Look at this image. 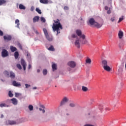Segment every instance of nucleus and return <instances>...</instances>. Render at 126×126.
Listing matches in <instances>:
<instances>
[{"label":"nucleus","instance_id":"c85d7f7f","mask_svg":"<svg viewBox=\"0 0 126 126\" xmlns=\"http://www.w3.org/2000/svg\"><path fill=\"white\" fill-rule=\"evenodd\" d=\"M15 24L17 25L16 26V27H17V28H19V25H20V24H19V20L16 19L15 20Z\"/></svg>","mask_w":126,"mask_h":126},{"label":"nucleus","instance_id":"bf43d9fd","mask_svg":"<svg viewBox=\"0 0 126 126\" xmlns=\"http://www.w3.org/2000/svg\"><path fill=\"white\" fill-rule=\"evenodd\" d=\"M37 72H40V69H38L37 70Z\"/></svg>","mask_w":126,"mask_h":126},{"label":"nucleus","instance_id":"72a5a7b5","mask_svg":"<svg viewBox=\"0 0 126 126\" xmlns=\"http://www.w3.org/2000/svg\"><path fill=\"white\" fill-rule=\"evenodd\" d=\"M28 109L31 111L33 110V109H34V107H33V105L31 104L29 105Z\"/></svg>","mask_w":126,"mask_h":126},{"label":"nucleus","instance_id":"f3484780","mask_svg":"<svg viewBox=\"0 0 126 126\" xmlns=\"http://www.w3.org/2000/svg\"><path fill=\"white\" fill-rule=\"evenodd\" d=\"M103 68L104 70H106V71H111V67L109 66V65H106V66H104V67H103Z\"/></svg>","mask_w":126,"mask_h":126},{"label":"nucleus","instance_id":"f8f14e48","mask_svg":"<svg viewBox=\"0 0 126 126\" xmlns=\"http://www.w3.org/2000/svg\"><path fill=\"white\" fill-rule=\"evenodd\" d=\"M21 63L23 67L24 70H26V62H25L24 59H21Z\"/></svg>","mask_w":126,"mask_h":126},{"label":"nucleus","instance_id":"20e7f679","mask_svg":"<svg viewBox=\"0 0 126 126\" xmlns=\"http://www.w3.org/2000/svg\"><path fill=\"white\" fill-rule=\"evenodd\" d=\"M5 124L6 126H13L14 125H17L16 122L13 120H7Z\"/></svg>","mask_w":126,"mask_h":126},{"label":"nucleus","instance_id":"e433bc0d","mask_svg":"<svg viewBox=\"0 0 126 126\" xmlns=\"http://www.w3.org/2000/svg\"><path fill=\"white\" fill-rule=\"evenodd\" d=\"M86 63H89V64H90V63H91V59L89 58L86 59Z\"/></svg>","mask_w":126,"mask_h":126},{"label":"nucleus","instance_id":"052dcab7","mask_svg":"<svg viewBox=\"0 0 126 126\" xmlns=\"http://www.w3.org/2000/svg\"><path fill=\"white\" fill-rule=\"evenodd\" d=\"M2 118H3V115L1 114V118L2 119Z\"/></svg>","mask_w":126,"mask_h":126},{"label":"nucleus","instance_id":"c9c22d12","mask_svg":"<svg viewBox=\"0 0 126 126\" xmlns=\"http://www.w3.org/2000/svg\"><path fill=\"white\" fill-rule=\"evenodd\" d=\"M27 57L28 61H29V62H31V56H30V54L29 53L27 54Z\"/></svg>","mask_w":126,"mask_h":126},{"label":"nucleus","instance_id":"c756f323","mask_svg":"<svg viewBox=\"0 0 126 126\" xmlns=\"http://www.w3.org/2000/svg\"><path fill=\"white\" fill-rule=\"evenodd\" d=\"M52 67L53 71H54V70H56V69H57V64H56V63L53 64L52 65Z\"/></svg>","mask_w":126,"mask_h":126},{"label":"nucleus","instance_id":"6e6d98bb","mask_svg":"<svg viewBox=\"0 0 126 126\" xmlns=\"http://www.w3.org/2000/svg\"><path fill=\"white\" fill-rule=\"evenodd\" d=\"M32 89L33 90H35L37 89V87H34L33 88H32Z\"/></svg>","mask_w":126,"mask_h":126},{"label":"nucleus","instance_id":"864d4df0","mask_svg":"<svg viewBox=\"0 0 126 126\" xmlns=\"http://www.w3.org/2000/svg\"><path fill=\"white\" fill-rule=\"evenodd\" d=\"M31 68V64H29L28 69H30Z\"/></svg>","mask_w":126,"mask_h":126},{"label":"nucleus","instance_id":"bb28decb","mask_svg":"<svg viewBox=\"0 0 126 126\" xmlns=\"http://www.w3.org/2000/svg\"><path fill=\"white\" fill-rule=\"evenodd\" d=\"M19 8L20 9H26V7H25L24 5H22V4H20L19 5Z\"/></svg>","mask_w":126,"mask_h":126},{"label":"nucleus","instance_id":"09e8293b","mask_svg":"<svg viewBox=\"0 0 126 126\" xmlns=\"http://www.w3.org/2000/svg\"><path fill=\"white\" fill-rule=\"evenodd\" d=\"M3 32H2V31H1L0 30V36H3Z\"/></svg>","mask_w":126,"mask_h":126},{"label":"nucleus","instance_id":"ddd939ff","mask_svg":"<svg viewBox=\"0 0 126 126\" xmlns=\"http://www.w3.org/2000/svg\"><path fill=\"white\" fill-rule=\"evenodd\" d=\"M101 65L103 67L108 65V61L106 60H102L101 61Z\"/></svg>","mask_w":126,"mask_h":126},{"label":"nucleus","instance_id":"a211bd4d","mask_svg":"<svg viewBox=\"0 0 126 126\" xmlns=\"http://www.w3.org/2000/svg\"><path fill=\"white\" fill-rule=\"evenodd\" d=\"M10 50L12 53H14V52H16V51H17V49L16 48V47H14L12 45L10 46Z\"/></svg>","mask_w":126,"mask_h":126},{"label":"nucleus","instance_id":"8fccbe9b","mask_svg":"<svg viewBox=\"0 0 126 126\" xmlns=\"http://www.w3.org/2000/svg\"><path fill=\"white\" fill-rule=\"evenodd\" d=\"M34 9H35V8L34 7V6H32L31 8V11H33V10H34Z\"/></svg>","mask_w":126,"mask_h":126},{"label":"nucleus","instance_id":"0eeeda50","mask_svg":"<svg viewBox=\"0 0 126 126\" xmlns=\"http://www.w3.org/2000/svg\"><path fill=\"white\" fill-rule=\"evenodd\" d=\"M88 25H90V26H93L95 23V20L93 18H91L89 19V21L87 22Z\"/></svg>","mask_w":126,"mask_h":126},{"label":"nucleus","instance_id":"37998d69","mask_svg":"<svg viewBox=\"0 0 126 126\" xmlns=\"http://www.w3.org/2000/svg\"><path fill=\"white\" fill-rule=\"evenodd\" d=\"M8 95L9 97H13V94L10 91H9Z\"/></svg>","mask_w":126,"mask_h":126},{"label":"nucleus","instance_id":"79ce46f5","mask_svg":"<svg viewBox=\"0 0 126 126\" xmlns=\"http://www.w3.org/2000/svg\"><path fill=\"white\" fill-rule=\"evenodd\" d=\"M124 20V16H122V17L119 18V20L118 22V23H120V22H122Z\"/></svg>","mask_w":126,"mask_h":126},{"label":"nucleus","instance_id":"7c9ffc66","mask_svg":"<svg viewBox=\"0 0 126 126\" xmlns=\"http://www.w3.org/2000/svg\"><path fill=\"white\" fill-rule=\"evenodd\" d=\"M69 107H71V108H74L75 107L76 104L74 102H71L69 104Z\"/></svg>","mask_w":126,"mask_h":126},{"label":"nucleus","instance_id":"603ef678","mask_svg":"<svg viewBox=\"0 0 126 126\" xmlns=\"http://www.w3.org/2000/svg\"><path fill=\"white\" fill-rule=\"evenodd\" d=\"M19 48H20V49H21V50H22V46L21 45V44H19Z\"/></svg>","mask_w":126,"mask_h":126},{"label":"nucleus","instance_id":"ea45409f","mask_svg":"<svg viewBox=\"0 0 126 126\" xmlns=\"http://www.w3.org/2000/svg\"><path fill=\"white\" fill-rule=\"evenodd\" d=\"M40 107L42 109V112L43 114H44V113H45V106L43 105H40Z\"/></svg>","mask_w":126,"mask_h":126},{"label":"nucleus","instance_id":"aec40b11","mask_svg":"<svg viewBox=\"0 0 126 126\" xmlns=\"http://www.w3.org/2000/svg\"><path fill=\"white\" fill-rule=\"evenodd\" d=\"M39 19H40V18L39 17V16H35L33 18V23H35L36 22H38V21H39Z\"/></svg>","mask_w":126,"mask_h":126},{"label":"nucleus","instance_id":"39448f33","mask_svg":"<svg viewBox=\"0 0 126 126\" xmlns=\"http://www.w3.org/2000/svg\"><path fill=\"white\" fill-rule=\"evenodd\" d=\"M10 101H11L12 104L14 106H16L17 104H18V100L15 98H13L11 99H7L6 102H9Z\"/></svg>","mask_w":126,"mask_h":126},{"label":"nucleus","instance_id":"f03ea898","mask_svg":"<svg viewBox=\"0 0 126 126\" xmlns=\"http://www.w3.org/2000/svg\"><path fill=\"white\" fill-rule=\"evenodd\" d=\"M43 31L44 33V35L46 39H47V40H49V41H53V36L49 35V33H48V31H47V29H46L45 28H43Z\"/></svg>","mask_w":126,"mask_h":126},{"label":"nucleus","instance_id":"58836bf2","mask_svg":"<svg viewBox=\"0 0 126 126\" xmlns=\"http://www.w3.org/2000/svg\"><path fill=\"white\" fill-rule=\"evenodd\" d=\"M15 96L17 98L19 97V96H21V93H15Z\"/></svg>","mask_w":126,"mask_h":126},{"label":"nucleus","instance_id":"5fc2aeb1","mask_svg":"<svg viewBox=\"0 0 126 126\" xmlns=\"http://www.w3.org/2000/svg\"><path fill=\"white\" fill-rule=\"evenodd\" d=\"M35 33L37 35H38V34H39V32H38V31H35Z\"/></svg>","mask_w":126,"mask_h":126},{"label":"nucleus","instance_id":"f257e3e1","mask_svg":"<svg viewBox=\"0 0 126 126\" xmlns=\"http://www.w3.org/2000/svg\"><path fill=\"white\" fill-rule=\"evenodd\" d=\"M54 22L55 23L53 24L52 28L54 32H56V31L57 32V35H58V34L61 33V30L63 29V26L61 24V23L58 21H54Z\"/></svg>","mask_w":126,"mask_h":126},{"label":"nucleus","instance_id":"4be33fe9","mask_svg":"<svg viewBox=\"0 0 126 126\" xmlns=\"http://www.w3.org/2000/svg\"><path fill=\"white\" fill-rule=\"evenodd\" d=\"M94 26H95V27H96L97 28H101V27H102V25L96 22H94Z\"/></svg>","mask_w":126,"mask_h":126},{"label":"nucleus","instance_id":"9b49d317","mask_svg":"<svg viewBox=\"0 0 126 126\" xmlns=\"http://www.w3.org/2000/svg\"><path fill=\"white\" fill-rule=\"evenodd\" d=\"M68 65L70 67L73 68L75 67L76 64L75 63V62L73 61H70L68 63Z\"/></svg>","mask_w":126,"mask_h":126},{"label":"nucleus","instance_id":"3c124183","mask_svg":"<svg viewBox=\"0 0 126 126\" xmlns=\"http://www.w3.org/2000/svg\"><path fill=\"white\" fill-rule=\"evenodd\" d=\"M64 10H68V7L66 6L64 7Z\"/></svg>","mask_w":126,"mask_h":126},{"label":"nucleus","instance_id":"dca6fc26","mask_svg":"<svg viewBox=\"0 0 126 126\" xmlns=\"http://www.w3.org/2000/svg\"><path fill=\"white\" fill-rule=\"evenodd\" d=\"M4 39L7 40V41H10L12 39L11 35H7L3 36Z\"/></svg>","mask_w":126,"mask_h":126},{"label":"nucleus","instance_id":"680f3d73","mask_svg":"<svg viewBox=\"0 0 126 126\" xmlns=\"http://www.w3.org/2000/svg\"><path fill=\"white\" fill-rule=\"evenodd\" d=\"M39 111H42L43 109L39 108Z\"/></svg>","mask_w":126,"mask_h":126},{"label":"nucleus","instance_id":"2eb2a0df","mask_svg":"<svg viewBox=\"0 0 126 126\" xmlns=\"http://www.w3.org/2000/svg\"><path fill=\"white\" fill-rule=\"evenodd\" d=\"M118 37L119 39H122L123 37H124V32L122 31H119L118 32Z\"/></svg>","mask_w":126,"mask_h":126},{"label":"nucleus","instance_id":"de8ad7c7","mask_svg":"<svg viewBox=\"0 0 126 126\" xmlns=\"http://www.w3.org/2000/svg\"><path fill=\"white\" fill-rule=\"evenodd\" d=\"M83 126H95L93 125H91V124H86L85 125H84Z\"/></svg>","mask_w":126,"mask_h":126},{"label":"nucleus","instance_id":"49530a36","mask_svg":"<svg viewBox=\"0 0 126 126\" xmlns=\"http://www.w3.org/2000/svg\"><path fill=\"white\" fill-rule=\"evenodd\" d=\"M26 88H29L30 87V85H28V84H25Z\"/></svg>","mask_w":126,"mask_h":126},{"label":"nucleus","instance_id":"b1692460","mask_svg":"<svg viewBox=\"0 0 126 126\" xmlns=\"http://www.w3.org/2000/svg\"><path fill=\"white\" fill-rule=\"evenodd\" d=\"M14 57L16 60H17L18 59V57H19V53H18V52L16 51L14 53Z\"/></svg>","mask_w":126,"mask_h":126},{"label":"nucleus","instance_id":"5701e85b","mask_svg":"<svg viewBox=\"0 0 126 126\" xmlns=\"http://www.w3.org/2000/svg\"><path fill=\"white\" fill-rule=\"evenodd\" d=\"M41 3H43L44 4H48L49 3V0H39Z\"/></svg>","mask_w":126,"mask_h":126},{"label":"nucleus","instance_id":"393cba45","mask_svg":"<svg viewBox=\"0 0 126 126\" xmlns=\"http://www.w3.org/2000/svg\"><path fill=\"white\" fill-rule=\"evenodd\" d=\"M82 91H83V92H87V91H88V88H87L85 86H82Z\"/></svg>","mask_w":126,"mask_h":126},{"label":"nucleus","instance_id":"9d476101","mask_svg":"<svg viewBox=\"0 0 126 126\" xmlns=\"http://www.w3.org/2000/svg\"><path fill=\"white\" fill-rule=\"evenodd\" d=\"M76 33L80 38H81L83 35H85L84 34H82V32L80 30H77L76 31Z\"/></svg>","mask_w":126,"mask_h":126},{"label":"nucleus","instance_id":"4c0bfd02","mask_svg":"<svg viewBox=\"0 0 126 126\" xmlns=\"http://www.w3.org/2000/svg\"><path fill=\"white\" fill-rule=\"evenodd\" d=\"M48 73V70L47 69H45L43 70V75H47V74Z\"/></svg>","mask_w":126,"mask_h":126},{"label":"nucleus","instance_id":"a18cd8bd","mask_svg":"<svg viewBox=\"0 0 126 126\" xmlns=\"http://www.w3.org/2000/svg\"><path fill=\"white\" fill-rule=\"evenodd\" d=\"M71 37H72V38H77V35H76V34H72L71 35Z\"/></svg>","mask_w":126,"mask_h":126},{"label":"nucleus","instance_id":"0e129e2a","mask_svg":"<svg viewBox=\"0 0 126 126\" xmlns=\"http://www.w3.org/2000/svg\"><path fill=\"white\" fill-rule=\"evenodd\" d=\"M99 109L100 110H101V109H102V108H101V106H99Z\"/></svg>","mask_w":126,"mask_h":126},{"label":"nucleus","instance_id":"6ab92c4d","mask_svg":"<svg viewBox=\"0 0 126 126\" xmlns=\"http://www.w3.org/2000/svg\"><path fill=\"white\" fill-rule=\"evenodd\" d=\"M104 8L105 10H107V14H111V13L112 12V11L111 10V8L108 7V6H105Z\"/></svg>","mask_w":126,"mask_h":126},{"label":"nucleus","instance_id":"cd10ccee","mask_svg":"<svg viewBox=\"0 0 126 126\" xmlns=\"http://www.w3.org/2000/svg\"><path fill=\"white\" fill-rule=\"evenodd\" d=\"M10 77L11 78H14L15 77V74L12 71L10 72Z\"/></svg>","mask_w":126,"mask_h":126},{"label":"nucleus","instance_id":"4d7b16f0","mask_svg":"<svg viewBox=\"0 0 126 126\" xmlns=\"http://www.w3.org/2000/svg\"><path fill=\"white\" fill-rule=\"evenodd\" d=\"M106 111H110V108L107 107V108H106Z\"/></svg>","mask_w":126,"mask_h":126},{"label":"nucleus","instance_id":"4468645a","mask_svg":"<svg viewBox=\"0 0 126 126\" xmlns=\"http://www.w3.org/2000/svg\"><path fill=\"white\" fill-rule=\"evenodd\" d=\"M12 85L16 87H20V86H21L20 83H17L15 81H13Z\"/></svg>","mask_w":126,"mask_h":126},{"label":"nucleus","instance_id":"69168bd1","mask_svg":"<svg viewBox=\"0 0 126 126\" xmlns=\"http://www.w3.org/2000/svg\"><path fill=\"white\" fill-rule=\"evenodd\" d=\"M81 20H83L82 18H81Z\"/></svg>","mask_w":126,"mask_h":126},{"label":"nucleus","instance_id":"2f4dec72","mask_svg":"<svg viewBox=\"0 0 126 126\" xmlns=\"http://www.w3.org/2000/svg\"><path fill=\"white\" fill-rule=\"evenodd\" d=\"M40 21L41 22H42V23H45V22H46V19H45L44 17H41Z\"/></svg>","mask_w":126,"mask_h":126},{"label":"nucleus","instance_id":"e2e57ef3","mask_svg":"<svg viewBox=\"0 0 126 126\" xmlns=\"http://www.w3.org/2000/svg\"><path fill=\"white\" fill-rule=\"evenodd\" d=\"M66 116H69V113H66Z\"/></svg>","mask_w":126,"mask_h":126},{"label":"nucleus","instance_id":"423d86ee","mask_svg":"<svg viewBox=\"0 0 126 126\" xmlns=\"http://www.w3.org/2000/svg\"><path fill=\"white\" fill-rule=\"evenodd\" d=\"M9 53L8 51L6 49H2L1 52V57L2 58H6V57H8Z\"/></svg>","mask_w":126,"mask_h":126},{"label":"nucleus","instance_id":"473e14b6","mask_svg":"<svg viewBox=\"0 0 126 126\" xmlns=\"http://www.w3.org/2000/svg\"><path fill=\"white\" fill-rule=\"evenodd\" d=\"M35 11H36V12H38L39 14H42V12L41 11V10H40L39 8H36L35 9Z\"/></svg>","mask_w":126,"mask_h":126},{"label":"nucleus","instance_id":"f704fd0d","mask_svg":"<svg viewBox=\"0 0 126 126\" xmlns=\"http://www.w3.org/2000/svg\"><path fill=\"white\" fill-rule=\"evenodd\" d=\"M6 2L5 0H0V5H2V4H4V3Z\"/></svg>","mask_w":126,"mask_h":126},{"label":"nucleus","instance_id":"412c9836","mask_svg":"<svg viewBox=\"0 0 126 126\" xmlns=\"http://www.w3.org/2000/svg\"><path fill=\"white\" fill-rule=\"evenodd\" d=\"M0 108H3V107L6 108H8L9 107V105L6 104L5 103H2L0 104Z\"/></svg>","mask_w":126,"mask_h":126},{"label":"nucleus","instance_id":"1a4fd4ad","mask_svg":"<svg viewBox=\"0 0 126 126\" xmlns=\"http://www.w3.org/2000/svg\"><path fill=\"white\" fill-rule=\"evenodd\" d=\"M74 45L75 47L79 49L80 48V40H79V39H76L75 41Z\"/></svg>","mask_w":126,"mask_h":126},{"label":"nucleus","instance_id":"a878e982","mask_svg":"<svg viewBox=\"0 0 126 126\" xmlns=\"http://www.w3.org/2000/svg\"><path fill=\"white\" fill-rule=\"evenodd\" d=\"M47 50H48V51H51L52 52H54L55 51V48H54V46L53 45H51L50 47L47 48Z\"/></svg>","mask_w":126,"mask_h":126},{"label":"nucleus","instance_id":"a19ab883","mask_svg":"<svg viewBox=\"0 0 126 126\" xmlns=\"http://www.w3.org/2000/svg\"><path fill=\"white\" fill-rule=\"evenodd\" d=\"M115 20H116V17L115 16L111 17L110 19V21H111L112 22H114Z\"/></svg>","mask_w":126,"mask_h":126},{"label":"nucleus","instance_id":"13d9d810","mask_svg":"<svg viewBox=\"0 0 126 126\" xmlns=\"http://www.w3.org/2000/svg\"><path fill=\"white\" fill-rule=\"evenodd\" d=\"M120 70H121L122 71V68H119V70H118L119 72H120Z\"/></svg>","mask_w":126,"mask_h":126},{"label":"nucleus","instance_id":"6e6552de","mask_svg":"<svg viewBox=\"0 0 126 126\" xmlns=\"http://www.w3.org/2000/svg\"><path fill=\"white\" fill-rule=\"evenodd\" d=\"M68 101V98L64 96L61 102L60 106H63V105H64V104H65V103H67V102Z\"/></svg>","mask_w":126,"mask_h":126},{"label":"nucleus","instance_id":"c03bdc74","mask_svg":"<svg viewBox=\"0 0 126 126\" xmlns=\"http://www.w3.org/2000/svg\"><path fill=\"white\" fill-rule=\"evenodd\" d=\"M17 67H18V68H19V69H22V67L21 66V65H20V64H17Z\"/></svg>","mask_w":126,"mask_h":126},{"label":"nucleus","instance_id":"7ed1b4c3","mask_svg":"<svg viewBox=\"0 0 126 126\" xmlns=\"http://www.w3.org/2000/svg\"><path fill=\"white\" fill-rule=\"evenodd\" d=\"M80 39V42L81 44H82V45H85V44H87V43H88V41L86 39V36H85V35H82Z\"/></svg>","mask_w":126,"mask_h":126}]
</instances>
